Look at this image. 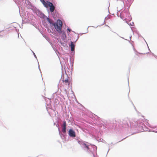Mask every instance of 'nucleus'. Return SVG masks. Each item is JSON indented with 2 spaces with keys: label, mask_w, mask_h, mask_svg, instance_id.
I'll list each match as a JSON object with an SVG mask.
<instances>
[{
  "label": "nucleus",
  "mask_w": 157,
  "mask_h": 157,
  "mask_svg": "<svg viewBox=\"0 0 157 157\" xmlns=\"http://www.w3.org/2000/svg\"><path fill=\"white\" fill-rule=\"evenodd\" d=\"M121 17L124 20H130L131 19V17L129 15V13L128 11H122L120 14Z\"/></svg>",
  "instance_id": "1"
},
{
  "label": "nucleus",
  "mask_w": 157,
  "mask_h": 157,
  "mask_svg": "<svg viewBox=\"0 0 157 157\" xmlns=\"http://www.w3.org/2000/svg\"><path fill=\"white\" fill-rule=\"evenodd\" d=\"M62 25V22L60 20H58L56 23H55L53 24V25L55 29L59 33L61 32V29Z\"/></svg>",
  "instance_id": "2"
},
{
  "label": "nucleus",
  "mask_w": 157,
  "mask_h": 157,
  "mask_svg": "<svg viewBox=\"0 0 157 157\" xmlns=\"http://www.w3.org/2000/svg\"><path fill=\"white\" fill-rule=\"evenodd\" d=\"M70 78L67 75H63L62 81L63 84L67 86L68 87H69L70 81H69Z\"/></svg>",
  "instance_id": "3"
},
{
  "label": "nucleus",
  "mask_w": 157,
  "mask_h": 157,
  "mask_svg": "<svg viewBox=\"0 0 157 157\" xmlns=\"http://www.w3.org/2000/svg\"><path fill=\"white\" fill-rule=\"evenodd\" d=\"M47 8L48 6L50 7V10L51 12H53L55 9V6L53 5V4L50 2H48V4H47Z\"/></svg>",
  "instance_id": "4"
},
{
  "label": "nucleus",
  "mask_w": 157,
  "mask_h": 157,
  "mask_svg": "<svg viewBox=\"0 0 157 157\" xmlns=\"http://www.w3.org/2000/svg\"><path fill=\"white\" fill-rule=\"evenodd\" d=\"M69 134L70 136L72 137L75 136V132L72 129H70L69 131Z\"/></svg>",
  "instance_id": "5"
},
{
  "label": "nucleus",
  "mask_w": 157,
  "mask_h": 157,
  "mask_svg": "<svg viewBox=\"0 0 157 157\" xmlns=\"http://www.w3.org/2000/svg\"><path fill=\"white\" fill-rule=\"evenodd\" d=\"M78 143L84 146L87 149V150H88L89 149V147L86 144L84 143L83 142L80 141H78Z\"/></svg>",
  "instance_id": "6"
},
{
  "label": "nucleus",
  "mask_w": 157,
  "mask_h": 157,
  "mask_svg": "<svg viewBox=\"0 0 157 157\" xmlns=\"http://www.w3.org/2000/svg\"><path fill=\"white\" fill-rule=\"evenodd\" d=\"M70 46L71 47V50L72 51H74L75 50V45L73 42H71Z\"/></svg>",
  "instance_id": "7"
},
{
  "label": "nucleus",
  "mask_w": 157,
  "mask_h": 157,
  "mask_svg": "<svg viewBox=\"0 0 157 157\" xmlns=\"http://www.w3.org/2000/svg\"><path fill=\"white\" fill-rule=\"evenodd\" d=\"M41 2H42L43 5L46 8H47V4H48V2H46L44 0H40Z\"/></svg>",
  "instance_id": "8"
},
{
  "label": "nucleus",
  "mask_w": 157,
  "mask_h": 157,
  "mask_svg": "<svg viewBox=\"0 0 157 157\" xmlns=\"http://www.w3.org/2000/svg\"><path fill=\"white\" fill-rule=\"evenodd\" d=\"M67 125L66 122L65 121H63V127H66Z\"/></svg>",
  "instance_id": "9"
},
{
  "label": "nucleus",
  "mask_w": 157,
  "mask_h": 157,
  "mask_svg": "<svg viewBox=\"0 0 157 157\" xmlns=\"http://www.w3.org/2000/svg\"><path fill=\"white\" fill-rule=\"evenodd\" d=\"M66 127H63L62 131L63 132H66Z\"/></svg>",
  "instance_id": "10"
},
{
  "label": "nucleus",
  "mask_w": 157,
  "mask_h": 157,
  "mask_svg": "<svg viewBox=\"0 0 157 157\" xmlns=\"http://www.w3.org/2000/svg\"><path fill=\"white\" fill-rule=\"evenodd\" d=\"M51 24H53V21H52L51 20L50 21V22H49Z\"/></svg>",
  "instance_id": "11"
},
{
  "label": "nucleus",
  "mask_w": 157,
  "mask_h": 157,
  "mask_svg": "<svg viewBox=\"0 0 157 157\" xmlns=\"http://www.w3.org/2000/svg\"><path fill=\"white\" fill-rule=\"evenodd\" d=\"M47 21H48V22H50V21L51 20H50L49 18H47Z\"/></svg>",
  "instance_id": "12"
},
{
  "label": "nucleus",
  "mask_w": 157,
  "mask_h": 157,
  "mask_svg": "<svg viewBox=\"0 0 157 157\" xmlns=\"http://www.w3.org/2000/svg\"><path fill=\"white\" fill-rule=\"evenodd\" d=\"M67 30L69 32H70L71 31V29H67Z\"/></svg>",
  "instance_id": "13"
},
{
  "label": "nucleus",
  "mask_w": 157,
  "mask_h": 157,
  "mask_svg": "<svg viewBox=\"0 0 157 157\" xmlns=\"http://www.w3.org/2000/svg\"><path fill=\"white\" fill-rule=\"evenodd\" d=\"M63 35H65V33H64V32L63 33Z\"/></svg>",
  "instance_id": "14"
}]
</instances>
